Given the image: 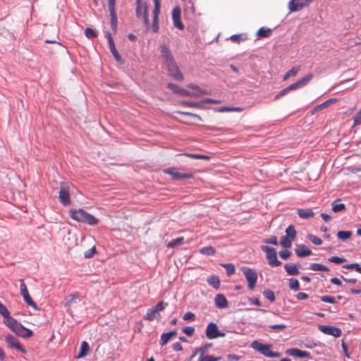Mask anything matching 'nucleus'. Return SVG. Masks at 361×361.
Wrapping results in <instances>:
<instances>
[{"label":"nucleus","instance_id":"39","mask_svg":"<svg viewBox=\"0 0 361 361\" xmlns=\"http://www.w3.org/2000/svg\"><path fill=\"white\" fill-rule=\"evenodd\" d=\"M345 209V205L343 203H337L336 202H334L332 203V211L334 212H339Z\"/></svg>","mask_w":361,"mask_h":361},{"label":"nucleus","instance_id":"1","mask_svg":"<svg viewBox=\"0 0 361 361\" xmlns=\"http://www.w3.org/2000/svg\"><path fill=\"white\" fill-rule=\"evenodd\" d=\"M159 50L161 56L163 58L171 75L176 80H183V75L180 71L169 47L166 44H161Z\"/></svg>","mask_w":361,"mask_h":361},{"label":"nucleus","instance_id":"60","mask_svg":"<svg viewBox=\"0 0 361 361\" xmlns=\"http://www.w3.org/2000/svg\"><path fill=\"white\" fill-rule=\"evenodd\" d=\"M183 104L190 107H200L202 106L201 103L194 102H184Z\"/></svg>","mask_w":361,"mask_h":361},{"label":"nucleus","instance_id":"64","mask_svg":"<svg viewBox=\"0 0 361 361\" xmlns=\"http://www.w3.org/2000/svg\"><path fill=\"white\" fill-rule=\"evenodd\" d=\"M116 0H108V7L109 11H115Z\"/></svg>","mask_w":361,"mask_h":361},{"label":"nucleus","instance_id":"40","mask_svg":"<svg viewBox=\"0 0 361 361\" xmlns=\"http://www.w3.org/2000/svg\"><path fill=\"white\" fill-rule=\"evenodd\" d=\"M212 346V344H206L204 347L199 348L195 350V351L193 353L192 355V358L194 357L197 353H200V355H205V353Z\"/></svg>","mask_w":361,"mask_h":361},{"label":"nucleus","instance_id":"50","mask_svg":"<svg viewBox=\"0 0 361 361\" xmlns=\"http://www.w3.org/2000/svg\"><path fill=\"white\" fill-rule=\"evenodd\" d=\"M308 238L314 245H320L322 243V240L319 238H318L314 235L310 234L308 235Z\"/></svg>","mask_w":361,"mask_h":361},{"label":"nucleus","instance_id":"28","mask_svg":"<svg viewBox=\"0 0 361 361\" xmlns=\"http://www.w3.org/2000/svg\"><path fill=\"white\" fill-rule=\"evenodd\" d=\"M298 214L300 218L307 219L314 216V212L310 209H300L298 210Z\"/></svg>","mask_w":361,"mask_h":361},{"label":"nucleus","instance_id":"45","mask_svg":"<svg viewBox=\"0 0 361 361\" xmlns=\"http://www.w3.org/2000/svg\"><path fill=\"white\" fill-rule=\"evenodd\" d=\"M184 155L188 157L192 158V159H207V160L209 159V157L208 156L200 154H188V153H186Z\"/></svg>","mask_w":361,"mask_h":361},{"label":"nucleus","instance_id":"22","mask_svg":"<svg viewBox=\"0 0 361 361\" xmlns=\"http://www.w3.org/2000/svg\"><path fill=\"white\" fill-rule=\"evenodd\" d=\"M168 87L175 93L179 94L182 96H188L189 95V91L181 88L177 85L173 84V83H169Z\"/></svg>","mask_w":361,"mask_h":361},{"label":"nucleus","instance_id":"8","mask_svg":"<svg viewBox=\"0 0 361 361\" xmlns=\"http://www.w3.org/2000/svg\"><path fill=\"white\" fill-rule=\"evenodd\" d=\"M242 271L247 281L249 288L252 290L256 285L257 279V274L256 271L254 269L246 267H243Z\"/></svg>","mask_w":361,"mask_h":361},{"label":"nucleus","instance_id":"59","mask_svg":"<svg viewBox=\"0 0 361 361\" xmlns=\"http://www.w3.org/2000/svg\"><path fill=\"white\" fill-rule=\"evenodd\" d=\"M269 328L271 329H274V330H283L286 328V325H285L283 324H274V325L269 326Z\"/></svg>","mask_w":361,"mask_h":361},{"label":"nucleus","instance_id":"34","mask_svg":"<svg viewBox=\"0 0 361 361\" xmlns=\"http://www.w3.org/2000/svg\"><path fill=\"white\" fill-rule=\"evenodd\" d=\"M207 91L203 89H198L196 90H193L192 92L189 91V97H200L203 96L204 94H207Z\"/></svg>","mask_w":361,"mask_h":361},{"label":"nucleus","instance_id":"42","mask_svg":"<svg viewBox=\"0 0 361 361\" xmlns=\"http://www.w3.org/2000/svg\"><path fill=\"white\" fill-rule=\"evenodd\" d=\"M289 288L295 291L298 290L300 289L298 281L295 279H290L289 280Z\"/></svg>","mask_w":361,"mask_h":361},{"label":"nucleus","instance_id":"44","mask_svg":"<svg viewBox=\"0 0 361 361\" xmlns=\"http://www.w3.org/2000/svg\"><path fill=\"white\" fill-rule=\"evenodd\" d=\"M223 267L226 269V274L228 276H231L235 273V269L233 264H223Z\"/></svg>","mask_w":361,"mask_h":361},{"label":"nucleus","instance_id":"11","mask_svg":"<svg viewBox=\"0 0 361 361\" xmlns=\"http://www.w3.org/2000/svg\"><path fill=\"white\" fill-rule=\"evenodd\" d=\"M313 1L314 0H290L288 3V8L290 12H296L301 10Z\"/></svg>","mask_w":361,"mask_h":361},{"label":"nucleus","instance_id":"54","mask_svg":"<svg viewBox=\"0 0 361 361\" xmlns=\"http://www.w3.org/2000/svg\"><path fill=\"white\" fill-rule=\"evenodd\" d=\"M182 331L187 336H192L195 332V328L192 326H185Z\"/></svg>","mask_w":361,"mask_h":361},{"label":"nucleus","instance_id":"5","mask_svg":"<svg viewBox=\"0 0 361 361\" xmlns=\"http://www.w3.org/2000/svg\"><path fill=\"white\" fill-rule=\"evenodd\" d=\"M136 16L139 18H142L144 23L146 26V30H149V21L148 19V6L146 2L142 0H137L136 1Z\"/></svg>","mask_w":361,"mask_h":361},{"label":"nucleus","instance_id":"30","mask_svg":"<svg viewBox=\"0 0 361 361\" xmlns=\"http://www.w3.org/2000/svg\"><path fill=\"white\" fill-rule=\"evenodd\" d=\"M286 237L290 238L294 240L296 237V231L293 225L288 226L286 229Z\"/></svg>","mask_w":361,"mask_h":361},{"label":"nucleus","instance_id":"21","mask_svg":"<svg viewBox=\"0 0 361 361\" xmlns=\"http://www.w3.org/2000/svg\"><path fill=\"white\" fill-rule=\"evenodd\" d=\"M215 305L219 308H226L228 307V301L222 294H218L214 298Z\"/></svg>","mask_w":361,"mask_h":361},{"label":"nucleus","instance_id":"17","mask_svg":"<svg viewBox=\"0 0 361 361\" xmlns=\"http://www.w3.org/2000/svg\"><path fill=\"white\" fill-rule=\"evenodd\" d=\"M164 171L166 173L170 174L176 180H183L192 177V173H179L173 169H168Z\"/></svg>","mask_w":361,"mask_h":361},{"label":"nucleus","instance_id":"33","mask_svg":"<svg viewBox=\"0 0 361 361\" xmlns=\"http://www.w3.org/2000/svg\"><path fill=\"white\" fill-rule=\"evenodd\" d=\"M310 269L313 271H328L329 269L327 267L317 263H313L310 265Z\"/></svg>","mask_w":361,"mask_h":361},{"label":"nucleus","instance_id":"3","mask_svg":"<svg viewBox=\"0 0 361 361\" xmlns=\"http://www.w3.org/2000/svg\"><path fill=\"white\" fill-rule=\"evenodd\" d=\"M69 214L75 221L85 223L88 225H96L99 222V219L82 209H70Z\"/></svg>","mask_w":361,"mask_h":361},{"label":"nucleus","instance_id":"41","mask_svg":"<svg viewBox=\"0 0 361 361\" xmlns=\"http://www.w3.org/2000/svg\"><path fill=\"white\" fill-rule=\"evenodd\" d=\"M183 241V238H177L176 239H174V240L170 241L167 244V247H169V248L175 247L182 244Z\"/></svg>","mask_w":361,"mask_h":361},{"label":"nucleus","instance_id":"4","mask_svg":"<svg viewBox=\"0 0 361 361\" xmlns=\"http://www.w3.org/2000/svg\"><path fill=\"white\" fill-rule=\"evenodd\" d=\"M251 347L268 357H279L281 356L280 353H274L271 350V345L263 344L258 341H254L251 344Z\"/></svg>","mask_w":361,"mask_h":361},{"label":"nucleus","instance_id":"63","mask_svg":"<svg viewBox=\"0 0 361 361\" xmlns=\"http://www.w3.org/2000/svg\"><path fill=\"white\" fill-rule=\"evenodd\" d=\"M243 39L244 38L242 35H233L231 37V39L234 42H239Z\"/></svg>","mask_w":361,"mask_h":361},{"label":"nucleus","instance_id":"37","mask_svg":"<svg viewBox=\"0 0 361 361\" xmlns=\"http://www.w3.org/2000/svg\"><path fill=\"white\" fill-rule=\"evenodd\" d=\"M351 232L348 231H341L337 233V236L339 239L345 240L349 239L351 237Z\"/></svg>","mask_w":361,"mask_h":361},{"label":"nucleus","instance_id":"19","mask_svg":"<svg viewBox=\"0 0 361 361\" xmlns=\"http://www.w3.org/2000/svg\"><path fill=\"white\" fill-rule=\"evenodd\" d=\"M295 251L299 257H305L312 255V251L302 244L297 245Z\"/></svg>","mask_w":361,"mask_h":361},{"label":"nucleus","instance_id":"62","mask_svg":"<svg viewBox=\"0 0 361 361\" xmlns=\"http://www.w3.org/2000/svg\"><path fill=\"white\" fill-rule=\"evenodd\" d=\"M280 257L283 259H287L290 256V252L288 250H283L279 252Z\"/></svg>","mask_w":361,"mask_h":361},{"label":"nucleus","instance_id":"27","mask_svg":"<svg viewBox=\"0 0 361 361\" xmlns=\"http://www.w3.org/2000/svg\"><path fill=\"white\" fill-rule=\"evenodd\" d=\"M207 283L211 285L216 290L219 288L220 286V281L219 277L215 275L209 276L207 278Z\"/></svg>","mask_w":361,"mask_h":361},{"label":"nucleus","instance_id":"56","mask_svg":"<svg viewBox=\"0 0 361 361\" xmlns=\"http://www.w3.org/2000/svg\"><path fill=\"white\" fill-rule=\"evenodd\" d=\"M353 120H354L355 126L361 124V111L360 110L354 116Z\"/></svg>","mask_w":361,"mask_h":361},{"label":"nucleus","instance_id":"53","mask_svg":"<svg viewBox=\"0 0 361 361\" xmlns=\"http://www.w3.org/2000/svg\"><path fill=\"white\" fill-rule=\"evenodd\" d=\"M345 260L346 259L345 258H341V257H337V256H334V257L329 258V262L335 263V264H341V263L345 262Z\"/></svg>","mask_w":361,"mask_h":361},{"label":"nucleus","instance_id":"14","mask_svg":"<svg viewBox=\"0 0 361 361\" xmlns=\"http://www.w3.org/2000/svg\"><path fill=\"white\" fill-rule=\"evenodd\" d=\"M181 10L179 7H175L172 11V19L175 27L179 30H183L184 25L180 20Z\"/></svg>","mask_w":361,"mask_h":361},{"label":"nucleus","instance_id":"23","mask_svg":"<svg viewBox=\"0 0 361 361\" xmlns=\"http://www.w3.org/2000/svg\"><path fill=\"white\" fill-rule=\"evenodd\" d=\"M176 334V331H171L163 334L161 336L160 345L162 346L165 345L170 341V339L173 336H174Z\"/></svg>","mask_w":361,"mask_h":361},{"label":"nucleus","instance_id":"16","mask_svg":"<svg viewBox=\"0 0 361 361\" xmlns=\"http://www.w3.org/2000/svg\"><path fill=\"white\" fill-rule=\"evenodd\" d=\"M154 8L153 10V23L152 30L153 32H157L159 30V14L160 12V2H154Z\"/></svg>","mask_w":361,"mask_h":361},{"label":"nucleus","instance_id":"15","mask_svg":"<svg viewBox=\"0 0 361 361\" xmlns=\"http://www.w3.org/2000/svg\"><path fill=\"white\" fill-rule=\"evenodd\" d=\"M59 200L61 204L63 205H68L70 204V196L68 185L63 183L61 185V190L59 192Z\"/></svg>","mask_w":361,"mask_h":361},{"label":"nucleus","instance_id":"48","mask_svg":"<svg viewBox=\"0 0 361 361\" xmlns=\"http://www.w3.org/2000/svg\"><path fill=\"white\" fill-rule=\"evenodd\" d=\"M85 35L87 38L92 39L97 36V32L92 28L87 27L85 30Z\"/></svg>","mask_w":361,"mask_h":361},{"label":"nucleus","instance_id":"26","mask_svg":"<svg viewBox=\"0 0 361 361\" xmlns=\"http://www.w3.org/2000/svg\"><path fill=\"white\" fill-rule=\"evenodd\" d=\"M90 351V347L87 342L83 341L81 343L80 348V352L78 355H77V358H81L85 356H86Z\"/></svg>","mask_w":361,"mask_h":361},{"label":"nucleus","instance_id":"6","mask_svg":"<svg viewBox=\"0 0 361 361\" xmlns=\"http://www.w3.org/2000/svg\"><path fill=\"white\" fill-rule=\"evenodd\" d=\"M168 304L164 301L159 302L154 307L149 308L147 310L146 315L145 317V319L149 321H153L154 319H159L160 318L159 312L164 310L165 307H166Z\"/></svg>","mask_w":361,"mask_h":361},{"label":"nucleus","instance_id":"12","mask_svg":"<svg viewBox=\"0 0 361 361\" xmlns=\"http://www.w3.org/2000/svg\"><path fill=\"white\" fill-rule=\"evenodd\" d=\"M312 77L313 75L312 73L306 75L305 77L298 80L295 83H293L288 87H287L286 90L291 91L305 86L311 80Z\"/></svg>","mask_w":361,"mask_h":361},{"label":"nucleus","instance_id":"2","mask_svg":"<svg viewBox=\"0 0 361 361\" xmlns=\"http://www.w3.org/2000/svg\"><path fill=\"white\" fill-rule=\"evenodd\" d=\"M4 323L16 334L23 338H29L33 335L32 331L24 327L16 319L11 317L10 314L8 317H5Z\"/></svg>","mask_w":361,"mask_h":361},{"label":"nucleus","instance_id":"43","mask_svg":"<svg viewBox=\"0 0 361 361\" xmlns=\"http://www.w3.org/2000/svg\"><path fill=\"white\" fill-rule=\"evenodd\" d=\"M331 103V101H326L324 102H323L322 104H319L317 106H316L315 107H314V109L312 110V114H314L318 111H319L320 110H322V109L326 107L329 104Z\"/></svg>","mask_w":361,"mask_h":361},{"label":"nucleus","instance_id":"51","mask_svg":"<svg viewBox=\"0 0 361 361\" xmlns=\"http://www.w3.org/2000/svg\"><path fill=\"white\" fill-rule=\"evenodd\" d=\"M343 267L345 269H355L357 272L361 273V267L357 263L346 264V265H344Z\"/></svg>","mask_w":361,"mask_h":361},{"label":"nucleus","instance_id":"7","mask_svg":"<svg viewBox=\"0 0 361 361\" xmlns=\"http://www.w3.org/2000/svg\"><path fill=\"white\" fill-rule=\"evenodd\" d=\"M261 250L266 252L268 263L271 267H278L281 262L277 259V253L275 249L267 245H262Z\"/></svg>","mask_w":361,"mask_h":361},{"label":"nucleus","instance_id":"10","mask_svg":"<svg viewBox=\"0 0 361 361\" xmlns=\"http://www.w3.org/2000/svg\"><path fill=\"white\" fill-rule=\"evenodd\" d=\"M20 289L21 295H23V298L25 302L32 307L34 309L37 310V306L36 303L32 300V298L30 297L29 292L27 290V288L26 287V285L24 283V281L23 279L20 280Z\"/></svg>","mask_w":361,"mask_h":361},{"label":"nucleus","instance_id":"25","mask_svg":"<svg viewBox=\"0 0 361 361\" xmlns=\"http://www.w3.org/2000/svg\"><path fill=\"white\" fill-rule=\"evenodd\" d=\"M78 298L79 295L78 293L71 294L65 298L63 305L66 307H69L75 303Z\"/></svg>","mask_w":361,"mask_h":361},{"label":"nucleus","instance_id":"58","mask_svg":"<svg viewBox=\"0 0 361 361\" xmlns=\"http://www.w3.org/2000/svg\"><path fill=\"white\" fill-rule=\"evenodd\" d=\"M95 252H96L95 247H92V248H90L89 250L86 251L84 253V256L85 258H90L93 256V255L95 253Z\"/></svg>","mask_w":361,"mask_h":361},{"label":"nucleus","instance_id":"20","mask_svg":"<svg viewBox=\"0 0 361 361\" xmlns=\"http://www.w3.org/2000/svg\"><path fill=\"white\" fill-rule=\"evenodd\" d=\"M288 354L291 356L300 357V358H308L310 357V353L307 351H302L298 348H292L287 351Z\"/></svg>","mask_w":361,"mask_h":361},{"label":"nucleus","instance_id":"52","mask_svg":"<svg viewBox=\"0 0 361 361\" xmlns=\"http://www.w3.org/2000/svg\"><path fill=\"white\" fill-rule=\"evenodd\" d=\"M321 300L322 302H329V303H331V304H334L336 302L335 298H334L332 296H329V295L322 296Z\"/></svg>","mask_w":361,"mask_h":361},{"label":"nucleus","instance_id":"32","mask_svg":"<svg viewBox=\"0 0 361 361\" xmlns=\"http://www.w3.org/2000/svg\"><path fill=\"white\" fill-rule=\"evenodd\" d=\"M200 252L201 254L207 255V256H212L215 254V250L212 246H207V247H202V249H200Z\"/></svg>","mask_w":361,"mask_h":361},{"label":"nucleus","instance_id":"36","mask_svg":"<svg viewBox=\"0 0 361 361\" xmlns=\"http://www.w3.org/2000/svg\"><path fill=\"white\" fill-rule=\"evenodd\" d=\"M220 360V357H214L208 355H200L198 361H219Z\"/></svg>","mask_w":361,"mask_h":361},{"label":"nucleus","instance_id":"18","mask_svg":"<svg viewBox=\"0 0 361 361\" xmlns=\"http://www.w3.org/2000/svg\"><path fill=\"white\" fill-rule=\"evenodd\" d=\"M5 339L10 347L14 348L22 353H25V348L20 345L18 339L13 336L7 335Z\"/></svg>","mask_w":361,"mask_h":361},{"label":"nucleus","instance_id":"24","mask_svg":"<svg viewBox=\"0 0 361 361\" xmlns=\"http://www.w3.org/2000/svg\"><path fill=\"white\" fill-rule=\"evenodd\" d=\"M284 268L288 274L290 276H297L299 274L298 268L295 264H285Z\"/></svg>","mask_w":361,"mask_h":361},{"label":"nucleus","instance_id":"61","mask_svg":"<svg viewBox=\"0 0 361 361\" xmlns=\"http://www.w3.org/2000/svg\"><path fill=\"white\" fill-rule=\"evenodd\" d=\"M178 114H180L181 115H183V116H185L196 118H197L200 121L201 120V118H200V116H198L197 114H192V113L179 111Z\"/></svg>","mask_w":361,"mask_h":361},{"label":"nucleus","instance_id":"29","mask_svg":"<svg viewBox=\"0 0 361 361\" xmlns=\"http://www.w3.org/2000/svg\"><path fill=\"white\" fill-rule=\"evenodd\" d=\"M300 69H301V66H297L293 67L283 76V80H287L290 77L295 76L298 73V72L300 71Z\"/></svg>","mask_w":361,"mask_h":361},{"label":"nucleus","instance_id":"49","mask_svg":"<svg viewBox=\"0 0 361 361\" xmlns=\"http://www.w3.org/2000/svg\"><path fill=\"white\" fill-rule=\"evenodd\" d=\"M264 296L268 299L269 300L274 302L276 299L275 295L273 291L271 290H265L263 293Z\"/></svg>","mask_w":361,"mask_h":361},{"label":"nucleus","instance_id":"47","mask_svg":"<svg viewBox=\"0 0 361 361\" xmlns=\"http://www.w3.org/2000/svg\"><path fill=\"white\" fill-rule=\"evenodd\" d=\"M243 109V108L241 107H227V106H223V107H221L219 111L221 112H224V111H238V112H240L242 111Z\"/></svg>","mask_w":361,"mask_h":361},{"label":"nucleus","instance_id":"35","mask_svg":"<svg viewBox=\"0 0 361 361\" xmlns=\"http://www.w3.org/2000/svg\"><path fill=\"white\" fill-rule=\"evenodd\" d=\"M111 16V27L114 31H116L117 26V17L116 11H109Z\"/></svg>","mask_w":361,"mask_h":361},{"label":"nucleus","instance_id":"46","mask_svg":"<svg viewBox=\"0 0 361 361\" xmlns=\"http://www.w3.org/2000/svg\"><path fill=\"white\" fill-rule=\"evenodd\" d=\"M0 314L2 317H4V318L8 317V315L10 314V312L8 311L7 307L4 305H3L1 302H0Z\"/></svg>","mask_w":361,"mask_h":361},{"label":"nucleus","instance_id":"55","mask_svg":"<svg viewBox=\"0 0 361 361\" xmlns=\"http://www.w3.org/2000/svg\"><path fill=\"white\" fill-rule=\"evenodd\" d=\"M264 242L267 244H272L274 245H278V240L276 236H271L269 238L265 239V240H264Z\"/></svg>","mask_w":361,"mask_h":361},{"label":"nucleus","instance_id":"57","mask_svg":"<svg viewBox=\"0 0 361 361\" xmlns=\"http://www.w3.org/2000/svg\"><path fill=\"white\" fill-rule=\"evenodd\" d=\"M195 318V315L194 313L192 312H186L183 317V319L185 321H188V320H193Z\"/></svg>","mask_w":361,"mask_h":361},{"label":"nucleus","instance_id":"13","mask_svg":"<svg viewBox=\"0 0 361 361\" xmlns=\"http://www.w3.org/2000/svg\"><path fill=\"white\" fill-rule=\"evenodd\" d=\"M319 329L324 334L333 336L336 338L340 337L342 334V331L339 328L332 326H320Z\"/></svg>","mask_w":361,"mask_h":361},{"label":"nucleus","instance_id":"31","mask_svg":"<svg viewBox=\"0 0 361 361\" xmlns=\"http://www.w3.org/2000/svg\"><path fill=\"white\" fill-rule=\"evenodd\" d=\"M293 240L286 236H283L281 239L280 244L284 248H290Z\"/></svg>","mask_w":361,"mask_h":361},{"label":"nucleus","instance_id":"9","mask_svg":"<svg viewBox=\"0 0 361 361\" xmlns=\"http://www.w3.org/2000/svg\"><path fill=\"white\" fill-rule=\"evenodd\" d=\"M205 334L209 339H214L218 337L225 336V334L223 332H219L217 325L213 322H210L207 325Z\"/></svg>","mask_w":361,"mask_h":361},{"label":"nucleus","instance_id":"38","mask_svg":"<svg viewBox=\"0 0 361 361\" xmlns=\"http://www.w3.org/2000/svg\"><path fill=\"white\" fill-rule=\"evenodd\" d=\"M271 30L269 28L261 27L257 32L259 37H266L270 35Z\"/></svg>","mask_w":361,"mask_h":361}]
</instances>
